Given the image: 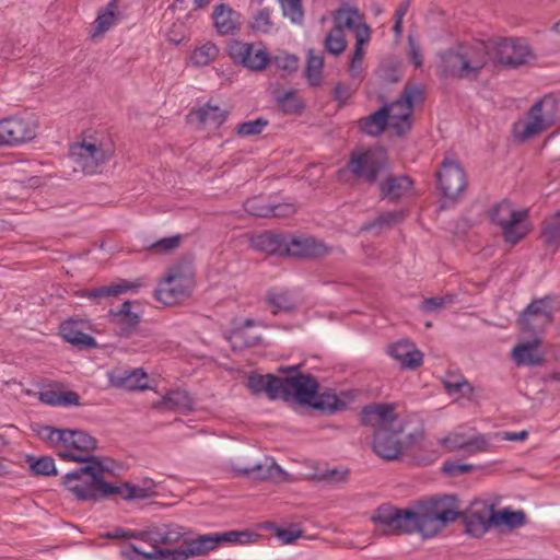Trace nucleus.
Returning a JSON list of instances; mask_svg holds the SVG:
<instances>
[{
    "instance_id": "nucleus-16",
    "label": "nucleus",
    "mask_w": 560,
    "mask_h": 560,
    "mask_svg": "<svg viewBox=\"0 0 560 560\" xmlns=\"http://www.w3.org/2000/svg\"><path fill=\"white\" fill-rule=\"evenodd\" d=\"M334 26L345 33V30H349L353 33L355 38H360L361 35H371V27L364 22V16L355 7L342 4L332 14Z\"/></svg>"
},
{
    "instance_id": "nucleus-36",
    "label": "nucleus",
    "mask_w": 560,
    "mask_h": 560,
    "mask_svg": "<svg viewBox=\"0 0 560 560\" xmlns=\"http://www.w3.org/2000/svg\"><path fill=\"white\" fill-rule=\"evenodd\" d=\"M324 59L316 55L314 49H308L304 77L312 86H319L323 80Z\"/></svg>"
},
{
    "instance_id": "nucleus-14",
    "label": "nucleus",
    "mask_w": 560,
    "mask_h": 560,
    "mask_svg": "<svg viewBox=\"0 0 560 560\" xmlns=\"http://www.w3.org/2000/svg\"><path fill=\"white\" fill-rule=\"evenodd\" d=\"M230 58L252 71H262L270 63L271 57L261 44L233 40L228 46Z\"/></svg>"
},
{
    "instance_id": "nucleus-26",
    "label": "nucleus",
    "mask_w": 560,
    "mask_h": 560,
    "mask_svg": "<svg viewBox=\"0 0 560 560\" xmlns=\"http://www.w3.org/2000/svg\"><path fill=\"white\" fill-rule=\"evenodd\" d=\"M464 521L467 527L477 524L481 532H486L490 526L499 524V513L485 502H475Z\"/></svg>"
},
{
    "instance_id": "nucleus-5",
    "label": "nucleus",
    "mask_w": 560,
    "mask_h": 560,
    "mask_svg": "<svg viewBox=\"0 0 560 560\" xmlns=\"http://www.w3.org/2000/svg\"><path fill=\"white\" fill-rule=\"evenodd\" d=\"M114 152L113 140L101 133L84 137L70 148L71 159L85 175L103 173Z\"/></svg>"
},
{
    "instance_id": "nucleus-11",
    "label": "nucleus",
    "mask_w": 560,
    "mask_h": 560,
    "mask_svg": "<svg viewBox=\"0 0 560 560\" xmlns=\"http://www.w3.org/2000/svg\"><path fill=\"white\" fill-rule=\"evenodd\" d=\"M192 279L185 266L174 265L159 281L154 295L162 304L172 306L185 301L190 295Z\"/></svg>"
},
{
    "instance_id": "nucleus-46",
    "label": "nucleus",
    "mask_w": 560,
    "mask_h": 560,
    "mask_svg": "<svg viewBox=\"0 0 560 560\" xmlns=\"http://www.w3.org/2000/svg\"><path fill=\"white\" fill-rule=\"evenodd\" d=\"M27 462L30 463L31 471L36 476H50L57 474L55 460L50 456H28Z\"/></svg>"
},
{
    "instance_id": "nucleus-29",
    "label": "nucleus",
    "mask_w": 560,
    "mask_h": 560,
    "mask_svg": "<svg viewBox=\"0 0 560 560\" xmlns=\"http://www.w3.org/2000/svg\"><path fill=\"white\" fill-rule=\"evenodd\" d=\"M60 335L69 343L80 349H92L96 347L95 339L83 332L77 320H66L60 325Z\"/></svg>"
},
{
    "instance_id": "nucleus-34",
    "label": "nucleus",
    "mask_w": 560,
    "mask_h": 560,
    "mask_svg": "<svg viewBox=\"0 0 560 560\" xmlns=\"http://www.w3.org/2000/svg\"><path fill=\"white\" fill-rule=\"evenodd\" d=\"M512 359L517 365H536L541 362L538 353V342L530 341L520 343L512 350Z\"/></svg>"
},
{
    "instance_id": "nucleus-28",
    "label": "nucleus",
    "mask_w": 560,
    "mask_h": 560,
    "mask_svg": "<svg viewBox=\"0 0 560 560\" xmlns=\"http://www.w3.org/2000/svg\"><path fill=\"white\" fill-rule=\"evenodd\" d=\"M247 387L254 395L265 393L270 399L281 398V377L271 374H250L247 378Z\"/></svg>"
},
{
    "instance_id": "nucleus-8",
    "label": "nucleus",
    "mask_w": 560,
    "mask_h": 560,
    "mask_svg": "<svg viewBox=\"0 0 560 560\" xmlns=\"http://www.w3.org/2000/svg\"><path fill=\"white\" fill-rule=\"evenodd\" d=\"M560 118V95L551 93L537 102L529 112L528 120L513 125L515 139L525 141L542 132Z\"/></svg>"
},
{
    "instance_id": "nucleus-50",
    "label": "nucleus",
    "mask_w": 560,
    "mask_h": 560,
    "mask_svg": "<svg viewBox=\"0 0 560 560\" xmlns=\"http://www.w3.org/2000/svg\"><path fill=\"white\" fill-rule=\"evenodd\" d=\"M268 125L269 121L262 117L244 121L237 126L236 135L240 137L257 136L260 135Z\"/></svg>"
},
{
    "instance_id": "nucleus-6",
    "label": "nucleus",
    "mask_w": 560,
    "mask_h": 560,
    "mask_svg": "<svg viewBox=\"0 0 560 560\" xmlns=\"http://www.w3.org/2000/svg\"><path fill=\"white\" fill-rule=\"evenodd\" d=\"M488 61V47L480 43L460 50H450L443 54L439 73L443 78L474 80L478 78Z\"/></svg>"
},
{
    "instance_id": "nucleus-20",
    "label": "nucleus",
    "mask_w": 560,
    "mask_h": 560,
    "mask_svg": "<svg viewBox=\"0 0 560 560\" xmlns=\"http://www.w3.org/2000/svg\"><path fill=\"white\" fill-rule=\"evenodd\" d=\"M413 195V182L409 176H388L380 184V196L389 202H398Z\"/></svg>"
},
{
    "instance_id": "nucleus-24",
    "label": "nucleus",
    "mask_w": 560,
    "mask_h": 560,
    "mask_svg": "<svg viewBox=\"0 0 560 560\" xmlns=\"http://www.w3.org/2000/svg\"><path fill=\"white\" fill-rule=\"evenodd\" d=\"M213 26L219 35H234L241 27L240 14L225 3L217 4L212 12Z\"/></svg>"
},
{
    "instance_id": "nucleus-61",
    "label": "nucleus",
    "mask_w": 560,
    "mask_h": 560,
    "mask_svg": "<svg viewBox=\"0 0 560 560\" xmlns=\"http://www.w3.org/2000/svg\"><path fill=\"white\" fill-rule=\"evenodd\" d=\"M371 40V35L368 36H361L360 38H355V46L353 49V54L351 58H354V60H362L364 57V46L368 45Z\"/></svg>"
},
{
    "instance_id": "nucleus-3",
    "label": "nucleus",
    "mask_w": 560,
    "mask_h": 560,
    "mask_svg": "<svg viewBox=\"0 0 560 560\" xmlns=\"http://www.w3.org/2000/svg\"><path fill=\"white\" fill-rule=\"evenodd\" d=\"M108 469L98 457L85 458L84 465L66 474L62 485L78 501H97L119 495L126 501L142 500L154 492V482L145 479L141 486L130 482L113 485L105 481Z\"/></svg>"
},
{
    "instance_id": "nucleus-9",
    "label": "nucleus",
    "mask_w": 560,
    "mask_h": 560,
    "mask_svg": "<svg viewBox=\"0 0 560 560\" xmlns=\"http://www.w3.org/2000/svg\"><path fill=\"white\" fill-rule=\"evenodd\" d=\"M424 96V89L419 84H408L404 88L399 98L388 105L382 106L386 109L388 126L398 136L405 135L411 128V116L416 104L421 103Z\"/></svg>"
},
{
    "instance_id": "nucleus-40",
    "label": "nucleus",
    "mask_w": 560,
    "mask_h": 560,
    "mask_svg": "<svg viewBox=\"0 0 560 560\" xmlns=\"http://www.w3.org/2000/svg\"><path fill=\"white\" fill-rule=\"evenodd\" d=\"M498 438L497 432L490 434H477L468 439L466 452L469 454L494 452Z\"/></svg>"
},
{
    "instance_id": "nucleus-2",
    "label": "nucleus",
    "mask_w": 560,
    "mask_h": 560,
    "mask_svg": "<svg viewBox=\"0 0 560 560\" xmlns=\"http://www.w3.org/2000/svg\"><path fill=\"white\" fill-rule=\"evenodd\" d=\"M132 536L153 545H174L182 541L184 547L143 552L135 545H130L129 549L124 551L127 558H131V553H133L149 560H188L205 556L218 549L222 544H245L249 540L250 534L245 530H228L185 537L183 527L170 524L140 534H132Z\"/></svg>"
},
{
    "instance_id": "nucleus-25",
    "label": "nucleus",
    "mask_w": 560,
    "mask_h": 560,
    "mask_svg": "<svg viewBox=\"0 0 560 560\" xmlns=\"http://www.w3.org/2000/svg\"><path fill=\"white\" fill-rule=\"evenodd\" d=\"M121 20L122 12L119 9V0H110L105 7L98 10L91 36L95 38L104 35Z\"/></svg>"
},
{
    "instance_id": "nucleus-56",
    "label": "nucleus",
    "mask_w": 560,
    "mask_h": 560,
    "mask_svg": "<svg viewBox=\"0 0 560 560\" xmlns=\"http://www.w3.org/2000/svg\"><path fill=\"white\" fill-rule=\"evenodd\" d=\"M451 296H433L424 299L421 303V311L428 314L434 313L442 308L445 304L451 303Z\"/></svg>"
},
{
    "instance_id": "nucleus-30",
    "label": "nucleus",
    "mask_w": 560,
    "mask_h": 560,
    "mask_svg": "<svg viewBox=\"0 0 560 560\" xmlns=\"http://www.w3.org/2000/svg\"><path fill=\"white\" fill-rule=\"evenodd\" d=\"M236 476L248 477L257 480H265L273 477L276 474H282V469L273 458L265 456L261 463H257L249 467H234Z\"/></svg>"
},
{
    "instance_id": "nucleus-4",
    "label": "nucleus",
    "mask_w": 560,
    "mask_h": 560,
    "mask_svg": "<svg viewBox=\"0 0 560 560\" xmlns=\"http://www.w3.org/2000/svg\"><path fill=\"white\" fill-rule=\"evenodd\" d=\"M38 436L58 448V456L62 459L84 463L96 446V440L82 430L56 429L44 425L38 430Z\"/></svg>"
},
{
    "instance_id": "nucleus-49",
    "label": "nucleus",
    "mask_w": 560,
    "mask_h": 560,
    "mask_svg": "<svg viewBox=\"0 0 560 560\" xmlns=\"http://www.w3.org/2000/svg\"><path fill=\"white\" fill-rule=\"evenodd\" d=\"M518 324L524 331L537 334L542 331L551 322H545L537 315L529 314L526 316V312L523 311L518 316Z\"/></svg>"
},
{
    "instance_id": "nucleus-22",
    "label": "nucleus",
    "mask_w": 560,
    "mask_h": 560,
    "mask_svg": "<svg viewBox=\"0 0 560 560\" xmlns=\"http://www.w3.org/2000/svg\"><path fill=\"white\" fill-rule=\"evenodd\" d=\"M108 382L112 386L133 392L148 388V374L143 369L115 370L108 373Z\"/></svg>"
},
{
    "instance_id": "nucleus-48",
    "label": "nucleus",
    "mask_w": 560,
    "mask_h": 560,
    "mask_svg": "<svg viewBox=\"0 0 560 560\" xmlns=\"http://www.w3.org/2000/svg\"><path fill=\"white\" fill-rule=\"evenodd\" d=\"M282 13L292 23L301 24L304 18L302 0H279Z\"/></svg>"
},
{
    "instance_id": "nucleus-15",
    "label": "nucleus",
    "mask_w": 560,
    "mask_h": 560,
    "mask_svg": "<svg viewBox=\"0 0 560 560\" xmlns=\"http://www.w3.org/2000/svg\"><path fill=\"white\" fill-rule=\"evenodd\" d=\"M386 165V156L381 149H370L351 154L348 168L357 177L374 184L377 175Z\"/></svg>"
},
{
    "instance_id": "nucleus-38",
    "label": "nucleus",
    "mask_w": 560,
    "mask_h": 560,
    "mask_svg": "<svg viewBox=\"0 0 560 560\" xmlns=\"http://www.w3.org/2000/svg\"><path fill=\"white\" fill-rule=\"evenodd\" d=\"M541 240L547 247H560V211L544 221Z\"/></svg>"
},
{
    "instance_id": "nucleus-45",
    "label": "nucleus",
    "mask_w": 560,
    "mask_h": 560,
    "mask_svg": "<svg viewBox=\"0 0 560 560\" xmlns=\"http://www.w3.org/2000/svg\"><path fill=\"white\" fill-rule=\"evenodd\" d=\"M277 103L283 113L289 115L300 114L304 104L294 91H285L277 96Z\"/></svg>"
},
{
    "instance_id": "nucleus-1",
    "label": "nucleus",
    "mask_w": 560,
    "mask_h": 560,
    "mask_svg": "<svg viewBox=\"0 0 560 560\" xmlns=\"http://www.w3.org/2000/svg\"><path fill=\"white\" fill-rule=\"evenodd\" d=\"M462 516L464 514L458 510L457 499L445 495L419 502L415 510L381 505L372 521L384 535L419 533L423 538H432Z\"/></svg>"
},
{
    "instance_id": "nucleus-23",
    "label": "nucleus",
    "mask_w": 560,
    "mask_h": 560,
    "mask_svg": "<svg viewBox=\"0 0 560 560\" xmlns=\"http://www.w3.org/2000/svg\"><path fill=\"white\" fill-rule=\"evenodd\" d=\"M229 116V112L210 102L206 103L199 108L190 110L188 119L191 122H197L201 128H220Z\"/></svg>"
},
{
    "instance_id": "nucleus-18",
    "label": "nucleus",
    "mask_w": 560,
    "mask_h": 560,
    "mask_svg": "<svg viewBox=\"0 0 560 560\" xmlns=\"http://www.w3.org/2000/svg\"><path fill=\"white\" fill-rule=\"evenodd\" d=\"M361 422L371 425L376 430H395L400 424L394 407L388 404H380L364 407L361 415Z\"/></svg>"
},
{
    "instance_id": "nucleus-44",
    "label": "nucleus",
    "mask_w": 560,
    "mask_h": 560,
    "mask_svg": "<svg viewBox=\"0 0 560 560\" xmlns=\"http://www.w3.org/2000/svg\"><path fill=\"white\" fill-rule=\"evenodd\" d=\"M325 50L334 56L341 55L347 48L345 33L338 31L334 25L324 39Z\"/></svg>"
},
{
    "instance_id": "nucleus-52",
    "label": "nucleus",
    "mask_w": 560,
    "mask_h": 560,
    "mask_svg": "<svg viewBox=\"0 0 560 560\" xmlns=\"http://www.w3.org/2000/svg\"><path fill=\"white\" fill-rule=\"evenodd\" d=\"M270 63H273L277 69L285 73H292L299 67V59L294 55L280 54L271 58Z\"/></svg>"
},
{
    "instance_id": "nucleus-60",
    "label": "nucleus",
    "mask_w": 560,
    "mask_h": 560,
    "mask_svg": "<svg viewBox=\"0 0 560 560\" xmlns=\"http://www.w3.org/2000/svg\"><path fill=\"white\" fill-rule=\"evenodd\" d=\"M472 469L471 465L468 464H458V463H445L443 466V471L451 476H458L465 472H468Z\"/></svg>"
},
{
    "instance_id": "nucleus-58",
    "label": "nucleus",
    "mask_w": 560,
    "mask_h": 560,
    "mask_svg": "<svg viewBox=\"0 0 560 560\" xmlns=\"http://www.w3.org/2000/svg\"><path fill=\"white\" fill-rule=\"evenodd\" d=\"M443 384L450 394L458 392L464 386H469L468 382L462 375L448 376L446 380H444Z\"/></svg>"
},
{
    "instance_id": "nucleus-53",
    "label": "nucleus",
    "mask_w": 560,
    "mask_h": 560,
    "mask_svg": "<svg viewBox=\"0 0 560 560\" xmlns=\"http://www.w3.org/2000/svg\"><path fill=\"white\" fill-rule=\"evenodd\" d=\"M253 30L261 33H268L272 28L271 12L269 9L264 8L259 10L253 18L250 23Z\"/></svg>"
},
{
    "instance_id": "nucleus-55",
    "label": "nucleus",
    "mask_w": 560,
    "mask_h": 560,
    "mask_svg": "<svg viewBox=\"0 0 560 560\" xmlns=\"http://www.w3.org/2000/svg\"><path fill=\"white\" fill-rule=\"evenodd\" d=\"M441 443L451 452L464 450L466 451L468 438L462 433H453L444 438Z\"/></svg>"
},
{
    "instance_id": "nucleus-12",
    "label": "nucleus",
    "mask_w": 560,
    "mask_h": 560,
    "mask_svg": "<svg viewBox=\"0 0 560 560\" xmlns=\"http://www.w3.org/2000/svg\"><path fill=\"white\" fill-rule=\"evenodd\" d=\"M39 125L34 114L23 113L0 119V147L16 148L33 141Z\"/></svg>"
},
{
    "instance_id": "nucleus-19",
    "label": "nucleus",
    "mask_w": 560,
    "mask_h": 560,
    "mask_svg": "<svg viewBox=\"0 0 560 560\" xmlns=\"http://www.w3.org/2000/svg\"><path fill=\"white\" fill-rule=\"evenodd\" d=\"M530 57V49L527 44L516 39H502L495 45L497 62L517 67L527 61Z\"/></svg>"
},
{
    "instance_id": "nucleus-41",
    "label": "nucleus",
    "mask_w": 560,
    "mask_h": 560,
    "mask_svg": "<svg viewBox=\"0 0 560 560\" xmlns=\"http://www.w3.org/2000/svg\"><path fill=\"white\" fill-rule=\"evenodd\" d=\"M267 301L272 306L273 314L289 312L295 307V301L288 290L269 291Z\"/></svg>"
},
{
    "instance_id": "nucleus-59",
    "label": "nucleus",
    "mask_w": 560,
    "mask_h": 560,
    "mask_svg": "<svg viewBox=\"0 0 560 560\" xmlns=\"http://www.w3.org/2000/svg\"><path fill=\"white\" fill-rule=\"evenodd\" d=\"M271 210L269 217L273 218H285L290 217L295 212V206L293 203H279V205H271Z\"/></svg>"
},
{
    "instance_id": "nucleus-42",
    "label": "nucleus",
    "mask_w": 560,
    "mask_h": 560,
    "mask_svg": "<svg viewBox=\"0 0 560 560\" xmlns=\"http://www.w3.org/2000/svg\"><path fill=\"white\" fill-rule=\"evenodd\" d=\"M555 300L551 295H546L544 298L534 299L527 307L524 310L526 312V316L529 314L537 315L542 318L545 322H552V304Z\"/></svg>"
},
{
    "instance_id": "nucleus-7",
    "label": "nucleus",
    "mask_w": 560,
    "mask_h": 560,
    "mask_svg": "<svg viewBox=\"0 0 560 560\" xmlns=\"http://www.w3.org/2000/svg\"><path fill=\"white\" fill-rule=\"evenodd\" d=\"M318 383L315 377L299 374L281 378V398L283 400L294 399L303 405H310L315 409L335 411L340 400L336 395H323L316 399Z\"/></svg>"
},
{
    "instance_id": "nucleus-39",
    "label": "nucleus",
    "mask_w": 560,
    "mask_h": 560,
    "mask_svg": "<svg viewBox=\"0 0 560 560\" xmlns=\"http://www.w3.org/2000/svg\"><path fill=\"white\" fill-rule=\"evenodd\" d=\"M249 245L253 249L266 254H277L281 250L282 244L277 235L261 233L250 238Z\"/></svg>"
},
{
    "instance_id": "nucleus-32",
    "label": "nucleus",
    "mask_w": 560,
    "mask_h": 560,
    "mask_svg": "<svg viewBox=\"0 0 560 560\" xmlns=\"http://www.w3.org/2000/svg\"><path fill=\"white\" fill-rule=\"evenodd\" d=\"M220 49L212 42H206L196 46L189 54L187 65L194 68L209 66L219 57Z\"/></svg>"
},
{
    "instance_id": "nucleus-13",
    "label": "nucleus",
    "mask_w": 560,
    "mask_h": 560,
    "mask_svg": "<svg viewBox=\"0 0 560 560\" xmlns=\"http://www.w3.org/2000/svg\"><path fill=\"white\" fill-rule=\"evenodd\" d=\"M438 189L450 200H456L467 186L466 173L454 158H445L436 173Z\"/></svg>"
},
{
    "instance_id": "nucleus-31",
    "label": "nucleus",
    "mask_w": 560,
    "mask_h": 560,
    "mask_svg": "<svg viewBox=\"0 0 560 560\" xmlns=\"http://www.w3.org/2000/svg\"><path fill=\"white\" fill-rule=\"evenodd\" d=\"M288 252L294 256L317 257L328 252L320 241L314 237L293 238L288 245Z\"/></svg>"
},
{
    "instance_id": "nucleus-33",
    "label": "nucleus",
    "mask_w": 560,
    "mask_h": 560,
    "mask_svg": "<svg viewBox=\"0 0 560 560\" xmlns=\"http://www.w3.org/2000/svg\"><path fill=\"white\" fill-rule=\"evenodd\" d=\"M159 406L167 410L188 412L194 409V400L186 390L175 389L166 393Z\"/></svg>"
},
{
    "instance_id": "nucleus-51",
    "label": "nucleus",
    "mask_w": 560,
    "mask_h": 560,
    "mask_svg": "<svg viewBox=\"0 0 560 560\" xmlns=\"http://www.w3.org/2000/svg\"><path fill=\"white\" fill-rule=\"evenodd\" d=\"M180 244V236L174 235L170 237H163L148 245L149 250H153L158 254H167L177 248Z\"/></svg>"
},
{
    "instance_id": "nucleus-62",
    "label": "nucleus",
    "mask_w": 560,
    "mask_h": 560,
    "mask_svg": "<svg viewBox=\"0 0 560 560\" xmlns=\"http://www.w3.org/2000/svg\"><path fill=\"white\" fill-rule=\"evenodd\" d=\"M528 436V432L523 430L520 432H497L498 442L500 441H524Z\"/></svg>"
},
{
    "instance_id": "nucleus-43",
    "label": "nucleus",
    "mask_w": 560,
    "mask_h": 560,
    "mask_svg": "<svg viewBox=\"0 0 560 560\" xmlns=\"http://www.w3.org/2000/svg\"><path fill=\"white\" fill-rule=\"evenodd\" d=\"M137 288H138L137 284L124 281L121 283L105 285V287H101V288H97V289H93V290L86 291L84 293V296H86L89 299H101V298H108V296H117V295H119L121 293H125V292H128V291H133Z\"/></svg>"
},
{
    "instance_id": "nucleus-10",
    "label": "nucleus",
    "mask_w": 560,
    "mask_h": 560,
    "mask_svg": "<svg viewBox=\"0 0 560 560\" xmlns=\"http://www.w3.org/2000/svg\"><path fill=\"white\" fill-rule=\"evenodd\" d=\"M527 217V209H515L508 200L495 205L490 213L491 221L501 228L504 241L512 245L530 232V225L526 222Z\"/></svg>"
},
{
    "instance_id": "nucleus-21",
    "label": "nucleus",
    "mask_w": 560,
    "mask_h": 560,
    "mask_svg": "<svg viewBox=\"0 0 560 560\" xmlns=\"http://www.w3.org/2000/svg\"><path fill=\"white\" fill-rule=\"evenodd\" d=\"M386 352L405 370H415L423 362L422 352L408 340H399L389 345Z\"/></svg>"
},
{
    "instance_id": "nucleus-57",
    "label": "nucleus",
    "mask_w": 560,
    "mask_h": 560,
    "mask_svg": "<svg viewBox=\"0 0 560 560\" xmlns=\"http://www.w3.org/2000/svg\"><path fill=\"white\" fill-rule=\"evenodd\" d=\"M525 515L523 512H513L504 510L499 514V524L504 523L509 526H520L524 524Z\"/></svg>"
},
{
    "instance_id": "nucleus-47",
    "label": "nucleus",
    "mask_w": 560,
    "mask_h": 560,
    "mask_svg": "<svg viewBox=\"0 0 560 560\" xmlns=\"http://www.w3.org/2000/svg\"><path fill=\"white\" fill-rule=\"evenodd\" d=\"M245 211L254 217L268 218L270 215L271 203L267 202L264 196H255L244 202Z\"/></svg>"
},
{
    "instance_id": "nucleus-54",
    "label": "nucleus",
    "mask_w": 560,
    "mask_h": 560,
    "mask_svg": "<svg viewBox=\"0 0 560 560\" xmlns=\"http://www.w3.org/2000/svg\"><path fill=\"white\" fill-rule=\"evenodd\" d=\"M404 218V213L401 211H389L384 214H381L376 218L372 223H369L362 228V230H371L378 225H390L396 222L401 221Z\"/></svg>"
},
{
    "instance_id": "nucleus-63",
    "label": "nucleus",
    "mask_w": 560,
    "mask_h": 560,
    "mask_svg": "<svg viewBox=\"0 0 560 560\" xmlns=\"http://www.w3.org/2000/svg\"><path fill=\"white\" fill-rule=\"evenodd\" d=\"M301 536L300 530H293V529H278L277 530V537L281 540L282 544H292L294 540H296Z\"/></svg>"
},
{
    "instance_id": "nucleus-27",
    "label": "nucleus",
    "mask_w": 560,
    "mask_h": 560,
    "mask_svg": "<svg viewBox=\"0 0 560 560\" xmlns=\"http://www.w3.org/2000/svg\"><path fill=\"white\" fill-rule=\"evenodd\" d=\"M132 302L126 301L118 310H109L110 323L119 329L121 336H128L139 324L140 316L131 311Z\"/></svg>"
},
{
    "instance_id": "nucleus-64",
    "label": "nucleus",
    "mask_w": 560,
    "mask_h": 560,
    "mask_svg": "<svg viewBox=\"0 0 560 560\" xmlns=\"http://www.w3.org/2000/svg\"><path fill=\"white\" fill-rule=\"evenodd\" d=\"M350 95L351 93L349 88L343 84H337L334 88V98L341 104L346 103L349 100Z\"/></svg>"
},
{
    "instance_id": "nucleus-37",
    "label": "nucleus",
    "mask_w": 560,
    "mask_h": 560,
    "mask_svg": "<svg viewBox=\"0 0 560 560\" xmlns=\"http://www.w3.org/2000/svg\"><path fill=\"white\" fill-rule=\"evenodd\" d=\"M253 326V320L247 319L244 327L234 328L229 335V342L231 347L236 349H243L258 345L261 340L260 336L248 335L246 328Z\"/></svg>"
},
{
    "instance_id": "nucleus-17",
    "label": "nucleus",
    "mask_w": 560,
    "mask_h": 560,
    "mask_svg": "<svg viewBox=\"0 0 560 560\" xmlns=\"http://www.w3.org/2000/svg\"><path fill=\"white\" fill-rule=\"evenodd\" d=\"M401 433V424H399L395 430H376L372 444L373 451L383 459H397L404 451V445L400 440Z\"/></svg>"
},
{
    "instance_id": "nucleus-35",
    "label": "nucleus",
    "mask_w": 560,
    "mask_h": 560,
    "mask_svg": "<svg viewBox=\"0 0 560 560\" xmlns=\"http://www.w3.org/2000/svg\"><path fill=\"white\" fill-rule=\"evenodd\" d=\"M387 125L386 109L382 107L359 121L360 130L369 136L381 135Z\"/></svg>"
}]
</instances>
